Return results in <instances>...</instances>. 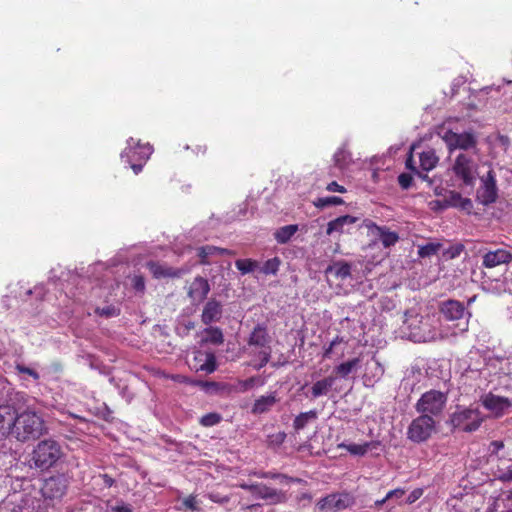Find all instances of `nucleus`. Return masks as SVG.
Returning a JSON list of instances; mask_svg holds the SVG:
<instances>
[{"mask_svg": "<svg viewBox=\"0 0 512 512\" xmlns=\"http://www.w3.org/2000/svg\"><path fill=\"white\" fill-rule=\"evenodd\" d=\"M44 429L43 419L36 412L25 410L22 413L17 412L12 437L21 442L34 440L43 434Z\"/></svg>", "mask_w": 512, "mask_h": 512, "instance_id": "f257e3e1", "label": "nucleus"}, {"mask_svg": "<svg viewBox=\"0 0 512 512\" xmlns=\"http://www.w3.org/2000/svg\"><path fill=\"white\" fill-rule=\"evenodd\" d=\"M127 143V147L121 153V159L130 166L135 174H138L151 156L153 147L148 143L141 144L133 138H130Z\"/></svg>", "mask_w": 512, "mask_h": 512, "instance_id": "f03ea898", "label": "nucleus"}, {"mask_svg": "<svg viewBox=\"0 0 512 512\" xmlns=\"http://www.w3.org/2000/svg\"><path fill=\"white\" fill-rule=\"evenodd\" d=\"M62 456L59 443L55 440L46 439L40 441L34 448L32 460L35 467L46 470L52 467Z\"/></svg>", "mask_w": 512, "mask_h": 512, "instance_id": "7ed1b4c3", "label": "nucleus"}, {"mask_svg": "<svg viewBox=\"0 0 512 512\" xmlns=\"http://www.w3.org/2000/svg\"><path fill=\"white\" fill-rule=\"evenodd\" d=\"M68 488V480L64 475H56L44 480L41 486V494L43 498H35L28 495L21 498H31L39 501L47 506V512L53 507L51 501L60 500L66 493Z\"/></svg>", "mask_w": 512, "mask_h": 512, "instance_id": "20e7f679", "label": "nucleus"}, {"mask_svg": "<svg viewBox=\"0 0 512 512\" xmlns=\"http://www.w3.org/2000/svg\"><path fill=\"white\" fill-rule=\"evenodd\" d=\"M482 421L480 411L473 408L458 407L450 417V423L453 428L464 432L476 431L481 426Z\"/></svg>", "mask_w": 512, "mask_h": 512, "instance_id": "39448f33", "label": "nucleus"}, {"mask_svg": "<svg viewBox=\"0 0 512 512\" xmlns=\"http://www.w3.org/2000/svg\"><path fill=\"white\" fill-rule=\"evenodd\" d=\"M447 401L445 393L438 390H429L422 394L415 405V409L422 415L437 416L442 413Z\"/></svg>", "mask_w": 512, "mask_h": 512, "instance_id": "423d86ee", "label": "nucleus"}, {"mask_svg": "<svg viewBox=\"0 0 512 512\" xmlns=\"http://www.w3.org/2000/svg\"><path fill=\"white\" fill-rule=\"evenodd\" d=\"M436 422L428 414L419 415L412 420L407 429V438L415 443L427 441L435 431Z\"/></svg>", "mask_w": 512, "mask_h": 512, "instance_id": "0eeeda50", "label": "nucleus"}, {"mask_svg": "<svg viewBox=\"0 0 512 512\" xmlns=\"http://www.w3.org/2000/svg\"><path fill=\"white\" fill-rule=\"evenodd\" d=\"M455 177L462 181L465 186H474L476 181L477 164L467 154L460 153L452 166Z\"/></svg>", "mask_w": 512, "mask_h": 512, "instance_id": "6e6552de", "label": "nucleus"}, {"mask_svg": "<svg viewBox=\"0 0 512 512\" xmlns=\"http://www.w3.org/2000/svg\"><path fill=\"white\" fill-rule=\"evenodd\" d=\"M450 152L461 149L468 150L475 148L477 145V139L472 132L456 133L452 130H446L441 136Z\"/></svg>", "mask_w": 512, "mask_h": 512, "instance_id": "1a4fd4ad", "label": "nucleus"}, {"mask_svg": "<svg viewBox=\"0 0 512 512\" xmlns=\"http://www.w3.org/2000/svg\"><path fill=\"white\" fill-rule=\"evenodd\" d=\"M355 499L349 493H332L321 498L317 503L319 511H341L351 507Z\"/></svg>", "mask_w": 512, "mask_h": 512, "instance_id": "9d476101", "label": "nucleus"}, {"mask_svg": "<svg viewBox=\"0 0 512 512\" xmlns=\"http://www.w3.org/2000/svg\"><path fill=\"white\" fill-rule=\"evenodd\" d=\"M439 312L447 321L460 320L463 318L465 314H467L468 319L465 321L464 326L461 328V331L465 332L468 330L469 317L471 316V313L466 311V308L462 302L454 299L442 301L439 304Z\"/></svg>", "mask_w": 512, "mask_h": 512, "instance_id": "9b49d317", "label": "nucleus"}, {"mask_svg": "<svg viewBox=\"0 0 512 512\" xmlns=\"http://www.w3.org/2000/svg\"><path fill=\"white\" fill-rule=\"evenodd\" d=\"M498 197V188L496 184V174L493 169H490L486 176L481 178V186L477 191V200L488 206L494 203Z\"/></svg>", "mask_w": 512, "mask_h": 512, "instance_id": "f8f14e48", "label": "nucleus"}, {"mask_svg": "<svg viewBox=\"0 0 512 512\" xmlns=\"http://www.w3.org/2000/svg\"><path fill=\"white\" fill-rule=\"evenodd\" d=\"M146 267L149 272L152 274L155 279H164V278H181L183 275L188 273V269L181 267L175 268L169 266L165 263H161L158 261H148L146 263Z\"/></svg>", "mask_w": 512, "mask_h": 512, "instance_id": "ddd939ff", "label": "nucleus"}, {"mask_svg": "<svg viewBox=\"0 0 512 512\" xmlns=\"http://www.w3.org/2000/svg\"><path fill=\"white\" fill-rule=\"evenodd\" d=\"M364 226L380 239L384 248L394 246L399 241L398 233L390 231L386 226H379L369 219L364 221Z\"/></svg>", "mask_w": 512, "mask_h": 512, "instance_id": "4468645a", "label": "nucleus"}, {"mask_svg": "<svg viewBox=\"0 0 512 512\" xmlns=\"http://www.w3.org/2000/svg\"><path fill=\"white\" fill-rule=\"evenodd\" d=\"M17 412L11 404L0 405V439L12 436Z\"/></svg>", "mask_w": 512, "mask_h": 512, "instance_id": "2eb2a0df", "label": "nucleus"}, {"mask_svg": "<svg viewBox=\"0 0 512 512\" xmlns=\"http://www.w3.org/2000/svg\"><path fill=\"white\" fill-rule=\"evenodd\" d=\"M252 495L267 501L268 504H279L286 501V495L281 490L269 487L263 483H254Z\"/></svg>", "mask_w": 512, "mask_h": 512, "instance_id": "dca6fc26", "label": "nucleus"}, {"mask_svg": "<svg viewBox=\"0 0 512 512\" xmlns=\"http://www.w3.org/2000/svg\"><path fill=\"white\" fill-rule=\"evenodd\" d=\"M482 404L495 417H501L512 405L507 397L498 396L493 393L486 394L482 398Z\"/></svg>", "mask_w": 512, "mask_h": 512, "instance_id": "f3484780", "label": "nucleus"}, {"mask_svg": "<svg viewBox=\"0 0 512 512\" xmlns=\"http://www.w3.org/2000/svg\"><path fill=\"white\" fill-rule=\"evenodd\" d=\"M209 292L210 284L208 280L202 276H197L190 283L187 295L193 303L199 304L207 298Z\"/></svg>", "mask_w": 512, "mask_h": 512, "instance_id": "a211bd4d", "label": "nucleus"}, {"mask_svg": "<svg viewBox=\"0 0 512 512\" xmlns=\"http://www.w3.org/2000/svg\"><path fill=\"white\" fill-rule=\"evenodd\" d=\"M193 368L199 372L211 374L217 369V360L213 352L197 351L193 358Z\"/></svg>", "mask_w": 512, "mask_h": 512, "instance_id": "6ab92c4d", "label": "nucleus"}, {"mask_svg": "<svg viewBox=\"0 0 512 512\" xmlns=\"http://www.w3.org/2000/svg\"><path fill=\"white\" fill-rule=\"evenodd\" d=\"M512 261V253L506 249H496L486 252L482 257V265L485 268H494Z\"/></svg>", "mask_w": 512, "mask_h": 512, "instance_id": "aec40b11", "label": "nucleus"}, {"mask_svg": "<svg viewBox=\"0 0 512 512\" xmlns=\"http://www.w3.org/2000/svg\"><path fill=\"white\" fill-rule=\"evenodd\" d=\"M223 314V306L220 301L215 298L209 299L204 305L201 321L205 325L217 322L221 319Z\"/></svg>", "mask_w": 512, "mask_h": 512, "instance_id": "412c9836", "label": "nucleus"}, {"mask_svg": "<svg viewBox=\"0 0 512 512\" xmlns=\"http://www.w3.org/2000/svg\"><path fill=\"white\" fill-rule=\"evenodd\" d=\"M335 381L336 376L334 375H329L325 378L317 380L311 386L309 393H306V396L310 399H317L322 396H327L332 390Z\"/></svg>", "mask_w": 512, "mask_h": 512, "instance_id": "4be33fe9", "label": "nucleus"}, {"mask_svg": "<svg viewBox=\"0 0 512 512\" xmlns=\"http://www.w3.org/2000/svg\"><path fill=\"white\" fill-rule=\"evenodd\" d=\"M269 343L270 336L268 334V329L266 325L257 324L250 333V336L248 338V345L256 346L264 350L267 349V347H269Z\"/></svg>", "mask_w": 512, "mask_h": 512, "instance_id": "5701e85b", "label": "nucleus"}, {"mask_svg": "<svg viewBox=\"0 0 512 512\" xmlns=\"http://www.w3.org/2000/svg\"><path fill=\"white\" fill-rule=\"evenodd\" d=\"M429 318L421 317L417 331L412 332V336L418 342H430L435 341L438 338V334L429 323Z\"/></svg>", "mask_w": 512, "mask_h": 512, "instance_id": "b1692460", "label": "nucleus"}, {"mask_svg": "<svg viewBox=\"0 0 512 512\" xmlns=\"http://www.w3.org/2000/svg\"><path fill=\"white\" fill-rule=\"evenodd\" d=\"M198 257H199V263L201 265H209L210 261L209 258L212 256H225V255H232V251L226 248H221L213 245H205L201 246L197 249Z\"/></svg>", "mask_w": 512, "mask_h": 512, "instance_id": "393cba45", "label": "nucleus"}, {"mask_svg": "<svg viewBox=\"0 0 512 512\" xmlns=\"http://www.w3.org/2000/svg\"><path fill=\"white\" fill-rule=\"evenodd\" d=\"M380 446V441H369L363 444H345L341 443L338 448L346 449L351 455L364 456L369 450L377 449Z\"/></svg>", "mask_w": 512, "mask_h": 512, "instance_id": "a878e982", "label": "nucleus"}, {"mask_svg": "<svg viewBox=\"0 0 512 512\" xmlns=\"http://www.w3.org/2000/svg\"><path fill=\"white\" fill-rule=\"evenodd\" d=\"M357 220V217L351 215L337 217L336 219L328 222L326 234L331 235L334 232L342 233L344 231V226L352 225L356 223Z\"/></svg>", "mask_w": 512, "mask_h": 512, "instance_id": "bb28decb", "label": "nucleus"}, {"mask_svg": "<svg viewBox=\"0 0 512 512\" xmlns=\"http://www.w3.org/2000/svg\"><path fill=\"white\" fill-rule=\"evenodd\" d=\"M277 402L276 396L270 394L267 396H261L255 400L252 412L255 414H262L270 410V408Z\"/></svg>", "mask_w": 512, "mask_h": 512, "instance_id": "cd10ccee", "label": "nucleus"}, {"mask_svg": "<svg viewBox=\"0 0 512 512\" xmlns=\"http://www.w3.org/2000/svg\"><path fill=\"white\" fill-rule=\"evenodd\" d=\"M420 167L423 171L429 172L434 169L439 161L438 156L432 149L423 151L420 156Z\"/></svg>", "mask_w": 512, "mask_h": 512, "instance_id": "c85d7f7f", "label": "nucleus"}, {"mask_svg": "<svg viewBox=\"0 0 512 512\" xmlns=\"http://www.w3.org/2000/svg\"><path fill=\"white\" fill-rule=\"evenodd\" d=\"M298 231V225L290 224L277 229L274 233V238L279 244H286Z\"/></svg>", "mask_w": 512, "mask_h": 512, "instance_id": "c756f323", "label": "nucleus"}, {"mask_svg": "<svg viewBox=\"0 0 512 512\" xmlns=\"http://www.w3.org/2000/svg\"><path fill=\"white\" fill-rule=\"evenodd\" d=\"M18 512H47V506L31 498H21Z\"/></svg>", "mask_w": 512, "mask_h": 512, "instance_id": "7c9ffc66", "label": "nucleus"}, {"mask_svg": "<svg viewBox=\"0 0 512 512\" xmlns=\"http://www.w3.org/2000/svg\"><path fill=\"white\" fill-rule=\"evenodd\" d=\"M206 337L203 342L211 343L213 345H221L224 342V335L219 327H208L204 330Z\"/></svg>", "mask_w": 512, "mask_h": 512, "instance_id": "2f4dec72", "label": "nucleus"}, {"mask_svg": "<svg viewBox=\"0 0 512 512\" xmlns=\"http://www.w3.org/2000/svg\"><path fill=\"white\" fill-rule=\"evenodd\" d=\"M316 418L317 412L315 410L300 413L293 421V428L295 431H300L306 427L309 421L315 420Z\"/></svg>", "mask_w": 512, "mask_h": 512, "instance_id": "473e14b6", "label": "nucleus"}, {"mask_svg": "<svg viewBox=\"0 0 512 512\" xmlns=\"http://www.w3.org/2000/svg\"><path fill=\"white\" fill-rule=\"evenodd\" d=\"M360 359L358 357L343 362L334 368L336 375L346 378L359 364Z\"/></svg>", "mask_w": 512, "mask_h": 512, "instance_id": "72a5a7b5", "label": "nucleus"}, {"mask_svg": "<svg viewBox=\"0 0 512 512\" xmlns=\"http://www.w3.org/2000/svg\"><path fill=\"white\" fill-rule=\"evenodd\" d=\"M199 500L197 499V496L194 494H190L189 496L185 497L181 504L177 507V510L179 511H200V505Z\"/></svg>", "mask_w": 512, "mask_h": 512, "instance_id": "f704fd0d", "label": "nucleus"}, {"mask_svg": "<svg viewBox=\"0 0 512 512\" xmlns=\"http://www.w3.org/2000/svg\"><path fill=\"white\" fill-rule=\"evenodd\" d=\"M344 200L338 196L319 197L313 201V205L318 209H324L332 205H342Z\"/></svg>", "mask_w": 512, "mask_h": 512, "instance_id": "c9c22d12", "label": "nucleus"}, {"mask_svg": "<svg viewBox=\"0 0 512 512\" xmlns=\"http://www.w3.org/2000/svg\"><path fill=\"white\" fill-rule=\"evenodd\" d=\"M235 266L242 274H248L257 269L259 263L253 259H238L235 261Z\"/></svg>", "mask_w": 512, "mask_h": 512, "instance_id": "e433bc0d", "label": "nucleus"}, {"mask_svg": "<svg viewBox=\"0 0 512 512\" xmlns=\"http://www.w3.org/2000/svg\"><path fill=\"white\" fill-rule=\"evenodd\" d=\"M335 271V275L340 278H346L351 274V266L347 262H338L327 268L328 271Z\"/></svg>", "mask_w": 512, "mask_h": 512, "instance_id": "4c0bfd02", "label": "nucleus"}, {"mask_svg": "<svg viewBox=\"0 0 512 512\" xmlns=\"http://www.w3.org/2000/svg\"><path fill=\"white\" fill-rule=\"evenodd\" d=\"M281 261L278 257L268 259L261 267V272L265 275H275L280 267Z\"/></svg>", "mask_w": 512, "mask_h": 512, "instance_id": "58836bf2", "label": "nucleus"}, {"mask_svg": "<svg viewBox=\"0 0 512 512\" xmlns=\"http://www.w3.org/2000/svg\"><path fill=\"white\" fill-rule=\"evenodd\" d=\"M495 477L503 483L512 482V465L507 467L498 465L495 471Z\"/></svg>", "mask_w": 512, "mask_h": 512, "instance_id": "ea45409f", "label": "nucleus"}, {"mask_svg": "<svg viewBox=\"0 0 512 512\" xmlns=\"http://www.w3.org/2000/svg\"><path fill=\"white\" fill-rule=\"evenodd\" d=\"M222 416L219 413L211 412L208 414L203 415L199 423L204 427H212L214 425H217L221 422Z\"/></svg>", "mask_w": 512, "mask_h": 512, "instance_id": "a19ab883", "label": "nucleus"}, {"mask_svg": "<svg viewBox=\"0 0 512 512\" xmlns=\"http://www.w3.org/2000/svg\"><path fill=\"white\" fill-rule=\"evenodd\" d=\"M251 475H254L256 477H259V478H269V479H285V480H289L291 482H299L300 479H294V478H291V477H288L284 474H281V473H275V472H271V471H268V472H257V471H254L251 473Z\"/></svg>", "mask_w": 512, "mask_h": 512, "instance_id": "79ce46f5", "label": "nucleus"}, {"mask_svg": "<svg viewBox=\"0 0 512 512\" xmlns=\"http://www.w3.org/2000/svg\"><path fill=\"white\" fill-rule=\"evenodd\" d=\"M440 248V244L436 243H428L423 245L418 250V255L422 258L429 257L435 255Z\"/></svg>", "mask_w": 512, "mask_h": 512, "instance_id": "37998d69", "label": "nucleus"}, {"mask_svg": "<svg viewBox=\"0 0 512 512\" xmlns=\"http://www.w3.org/2000/svg\"><path fill=\"white\" fill-rule=\"evenodd\" d=\"M95 313L99 316L109 318V317L118 316L120 314V310L113 305H108L103 308L97 307L95 309Z\"/></svg>", "mask_w": 512, "mask_h": 512, "instance_id": "c03bdc74", "label": "nucleus"}, {"mask_svg": "<svg viewBox=\"0 0 512 512\" xmlns=\"http://www.w3.org/2000/svg\"><path fill=\"white\" fill-rule=\"evenodd\" d=\"M452 199L455 200L454 205H459L463 210H469L473 206L471 199L463 198L459 193L453 194Z\"/></svg>", "mask_w": 512, "mask_h": 512, "instance_id": "a18cd8bd", "label": "nucleus"}, {"mask_svg": "<svg viewBox=\"0 0 512 512\" xmlns=\"http://www.w3.org/2000/svg\"><path fill=\"white\" fill-rule=\"evenodd\" d=\"M131 285L136 292L144 293L145 291V279L142 275H134L131 279Z\"/></svg>", "mask_w": 512, "mask_h": 512, "instance_id": "49530a36", "label": "nucleus"}, {"mask_svg": "<svg viewBox=\"0 0 512 512\" xmlns=\"http://www.w3.org/2000/svg\"><path fill=\"white\" fill-rule=\"evenodd\" d=\"M341 343H345L344 338L340 337V336H336L330 342V344L327 347L324 348L323 358L329 359L331 357V354H332V351H333L334 347H336L338 344H341Z\"/></svg>", "mask_w": 512, "mask_h": 512, "instance_id": "de8ad7c7", "label": "nucleus"}, {"mask_svg": "<svg viewBox=\"0 0 512 512\" xmlns=\"http://www.w3.org/2000/svg\"><path fill=\"white\" fill-rule=\"evenodd\" d=\"M505 447L504 442L501 440H494L490 442L488 450L491 456H497L499 460L501 458L498 456L499 452Z\"/></svg>", "mask_w": 512, "mask_h": 512, "instance_id": "09e8293b", "label": "nucleus"}, {"mask_svg": "<svg viewBox=\"0 0 512 512\" xmlns=\"http://www.w3.org/2000/svg\"><path fill=\"white\" fill-rule=\"evenodd\" d=\"M412 182H413V177L409 173H401L398 176V183H399L400 187L404 190L409 189L412 185Z\"/></svg>", "mask_w": 512, "mask_h": 512, "instance_id": "8fccbe9b", "label": "nucleus"}, {"mask_svg": "<svg viewBox=\"0 0 512 512\" xmlns=\"http://www.w3.org/2000/svg\"><path fill=\"white\" fill-rule=\"evenodd\" d=\"M257 381H258V378L255 376L250 377L245 380H239L238 385H239L240 391L245 392V391L251 389L252 387H254V385L256 384Z\"/></svg>", "mask_w": 512, "mask_h": 512, "instance_id": "3c124183", "label": "nucleus"}, {"mask_svg": "<svg viewBox=\"0 0 512 512\" xmlns=\"http://www.w3.org/2000/svg\"><path fill=\"white\" fill-rule=\"evenodd\" d=\"M259 355L261 357L260 363L257 366H255V368L258 370L265 367L268 364V362L270 361V358H271L270 347H267V349L261 350Z\"/></svg>", "mask_w": 512, "mask_h": 512, "instance_id": "603ef678", "label": "nucleus"}, {"mask_svg": "<svg viewBox=\"0 0 512 512\" xmlns=\"http://www.w3.org/2000/svg\"><path fill=\"white\" fill-rule=\"evenodd\" d=\"M16 369L19 373L27 374V375L33 377L35 380H38L40 377L39 373L30 367H27L24 365H17Z\"/></svg>", "mask_w": 512, "mask_h": 512, "instance_id": "864d4df0", "label": "nucleus"}, {"mask_svg": "<svg viewBox=\"0 0 512 512\" xmlns=\"http://www.w3.org/2000/svg\"><path fill=\"white\" fill-rule=\"evenodd\" d=\"M424 493V490L422 488H415L413 491L410 492L406 499L407 504H413L416 502Z\"/></svg>", "mask_w": 512, "mask_h": 512, "instance_id": "5fc2aeb1", "label": "nucleus"}, {"mask_svg": "<svg viewBox=\"0 0 512 512\" xmlns=\"http://www.w3.org/2000/svg\"><path fill=\"white\" fill-rule=\"evenodd\" d=\"M326 190L329 191V192H338V193H345L346 192V188L344 186L338 184L336 181L330 182L326 186Z\"/></svg>", "mask_w": 512, "mask_h": 512, "instance_id": "6e6d98bb", "label": "nucleus"}, {"mask_svg": "<svg viewBox=\"0 0 512 512\" xmlns=\"http://www.w3.org/2000/svg\"><path fill=\"white\" fill-rule=\"evenodd\" d=\"M111 512H133L131 505L121 502L111 508Z\"/></svg>", "mask_w": 512, "mask_h": 512, "instance_id": "4d7b16f0", "label": "nucleus"}, {"mask_svg": "<svg viewBox=\"0 0 512 512\" xmlns=\"http://www.w3.org/2000/svg\"><path fill=\"white\" fill-rule=\"evenodd\" d=\"M406 493L405 489L403 488H396L394 490L389 491L386 494V499L390 500L392 498H401Z\"/></svg>", "mask_w": 512, "mask_h": 512, "instance_id": "13d9d810", "label": "nucleus"}, {"mask_svg": "<svg viewBox=\"0 0 512 512\" xmlns=\"http://www.w3.org/2000/svg\"><path fill=\"white\" fill-rule=\"evenodd\" d=\"M405 165H406V168H407V169H409V170H411V171L416 172L420 177H422V179L426 180V179L428 178V176H427V175H422L420 172H418V171L416 170V167L413 165V158H412V155H410V156L407 158Z\"/></svg>", "mask_w": 512, "mask_h": 512, "instance_id": "bf43d9fd", "label": "nucleus"}, {"mask_svg": "<svg viewBox=\"0 0 512 512\" xmlns=\"http://www.w3.org/2000/svg\"><path fill=\"white\" fill-rule=\"evenodd\" d=\"M297 500H298V502H302V501L311 502V500H312V495H311V494H309V493H302V494H300V495L297 497Z\"/></svg>", "mask_w": 512, "mask_h": 512, "instance_id": "052dcab7", "label": "nucleus"}, {"mask_svg": "<svg viewBox=\"0 0 512 512\" xmlns=\"http://www.w3.org/2000/svg\"><path fill=\"white\" fill-rule=\"evenodd\" d=\"M375 364H376V375L378 377H380L384 373V368L378 360H375Z\"/></svg>", "mask_w": 512, "mask_h": 512, "instance_id": "680f3d73", "label": "nucleus"}, {"mask_svg": "<svg viewBox=\"0 0 512 512\" xmlns=\"http://www.w3.org/2000/svg\"><path fill=\"white\" fill-rule=\"evenodd\" d=\"M103 479H104V483L108 486V487H111L114 485L115 481L112 477H110L109 475L105 474L103 475Z\"/></svg>", "mask_w": 512, "mask_h": 512, "instance_id": "e2e57ef3", "label": "nucleus"}, {"mask_svg": "<svg viewBox=\"0 0 512 512\" xmlns=\"http://www.w3.org/2000/svg\"><path fill=\"white\" fill-rule=\"evenodd\" d=\"M274 437H275V441L278 444H281L285 440L286 434L284 432H279Z\"/></svg>", "mask_w": 512, "mask_h": 512, "instance_id": "0e129e2a", "label": "nucleus"}, {"mask_svg": "<svg viewBox=\"0 0 512 512\" xmlns=\"http://www.w3.org/2000/svg\"><path fill=\"white\" fill-rule=\"evenodd\" d=\"M239 487H240V488H242V489H244V490L249 491L250 493H252V491H253V488H252V487H254V483H253V484L240 483V484H239Z\"/></svg>", "mask_w": 512, "mask_h": 512, "instance_id": "69168bd1", "label": "nucleus"}, {"mask_svg": "<svg viewBox=\"0 0 512 512\" xmlns=\"http://www.w3.org/2000/svg\"><path fill=\"white\" fill-rule=\"evenodd\" d=\"M196 148H197V153L205 154L207 151L206 145H197Z\"/></svg>", "mask_w": 512, "mask_h": 512, "instance_id": "338daca9", "label": "nucleus"}, {"mask_svg": "<svg viewBox=\"0 0 512 512\" xmlns=\"http://www.w3.org/2000/svg\"><path fill=\"white\" fill-rule=\"evenodd\" d=\"M173 380L175 381H178V382H185L186 378L184 376H181V375H175L172 377Z\"/></svg>", "mask_w": 512, "mask_h": 512, "instance_id": "774afa93", "label": "nucleus"}]
</instances>
